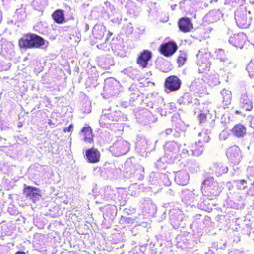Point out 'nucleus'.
<instances>
[{"label":"nucleus","mask_w":254,"mask_h":254,"mask_svg":"<svg viewBox=\"0 0 254 254\" xmlns=\"http://www.w3.org/2000/svg\"><path fill=\"white\" fill-rule=\"evenodd\" d=\"M18 45L20 48L24 49H45L48 47L49 42L37 34L29 33L24 35L19 40Z\"/></svg>","instance_id":"obj_1"},{"label":"nucleus","mask_w":254,"mask_h":254,"mask_svg":"<svg viewBox=\"0 0 254 254\" xmlns=\"http://www.w3.org/2000/svg\"><path fill=\"white\" fill-rule=\"evenodd\" d=\"M110 151L115 156L126 154L130 149L129 143L123 139H119L110 147Z\"/></svg>","instance_id":"obj_2"},{"label":"nucleus","mask_w":254,"mask_h":254,"mask_svg":"<svg viewBox=\"0 0 254 254\" xmlns=\"http://www.w3.org/2000/svg\"><path fill=\"white\" fill-rule=\"evenodd\" d=\"M235 19L237 25L241 28H247L251 24L250 12L246 9L237 10L235 13Z\"/></svg>","instance_id":"obj_3"},{"label":"nucleus","mask_w":254,"mask_h":254,"mask_svg":"<svg viewBox=\"0 0 254 254\" xmlns=\"http://www.w3.org/2000/svg\"><path fill=\"white\" fill-rule=\"evenodd\" d=\"M41 190L36 187L26 186L23 190V194L26 197L32 202L36 203L39 201L42 198Z\"/></svg>","instance_id":"obj_4"},{"label":"nucleus","mask_w":254,"mask_h":254,"mask_svg":"<svg viewBox=\"0 0 254 254\" xmlns=\"http://www.w3.org/2000/svg\"><path fill=\"white\" fill-rule=\"evenodd\" d=\"M207 192L216 195L217 191L220 192L219 190L218 183L214 180L213 177H209L206 179L202 183L201 192L202 193Z\"/></svg>","instance_id":"obj_5"},{"label":"nucleus","mask_w":254,"mask_h":254,"mask_svg":"<svg viewBox=\"0 0 254 254\" xmlns=\"http://www.w3.org/2000/svg\"><path fill=\"white\" fill-rule=\"evenodd\" d=\"M182 82L176 76L172 75L166 78L164 83L165 91L167 93L178 91L181 87Z\"/></svg>","instance_id":"obj_6"},{"label":"nucleus","mask_w":254,"mask_h":254,"mask_svg":"<svg viewBox=\"0 0 254 254\" xmlns=\"http://www.w3.org/2000/svg\"><path fill=\"white\" fill-rule=\"evenodd\" d=\"M204 51H198L196 56L197 60L196 61L197 64L199 66L198 70L201 72H203L208 69L210 67L211 64L208 58L209 54L204 50Z\"/></svg>","instance_id":"obj_7"},{"label":"nucleus","mask_w":254,"mask_h":254,"mask_svg":"<svg viewBox=\"0 0 254 254\" xmlns=\"http://www.w3.org/2000/svg\"><path fill=\"white\" fill-rule=\"evenodd\" d=\"M110 46L116 55L120 57L126 56L125 43L121 37L113 38L110 42Z\"/></svg>","instance_id":"obj_8"},{"label":"nucleus","mask_w":254,"mask_h":254,"mask_svg":"<svg viewBox=\"0 0 254 254\" xmlns=\"http://www.w3.org/2000/svg\"><path fill=\"white\" fill-rule=\"evenodd\" d=\"M212 116L208 110L201 112L198 116L199 123L206 127V134L210 133V129L209 127L212 128L214 124V119H212Z\"/></svg>","instance_id":"obj_9"},{"label":"nucleus","mask_w":254,"mask_h":254,"mask_svg":"<svg viewBox=\"0 0 254 254\" xmlns=\"http://www.w3.org/2000/svg\"><path fill=\"white\" fill-rule=\"evenodd\" d=\"M181 145L174 141L166 143L164 146L165 154L167 158H177L180 151Z\"/></svg>","instance_id":"obj_10"},{"label":"nucleus","mask_w":254,"mask_h":254,"mask_svg":"<svg viewBox=\"0 0 254 254\" xmlns=\"http://www.w3.org/2000/svg\"><path fill=\"white\" fill-rule=\"evenodd\" d=\"M178 48L176 43L172 41L164 43L160 45L159 51L166 57H170L176 51Z\"/></svg>","instance_id":"obj_11"},{"label":"nucleus","mask_w":254,"mask_h":254,"mask_svg":"<svg viewBox=\"0 0 254 254\" xmlns=\"http://www.w3.org/2000/svg\"><path fill=\"white\" fill-rule=\"evenodd\" d=\"M169 218L173 228L177 229L183 219V214L180 209H173L170 210Z\"/></svg>","instance_id":"obj_12"},{"label":"nucleus","mask_w":254,"mask_h":254,"mask_svg":"<svg viewBox=\"0 0 254 254\" xmlns=\"http://www.w3.org/2000/svg\"><path fill=\"white\" fill-rule=\"evenodd\" d=\"M101 154L99 151L94 147L86 150L84 158L87 162L96 163L100 161Z\"/></svg>","instance_id":"obj_13"},{"label":"nucleus","mask_w":254,"mask_h":254,"mask_svg":"<svg viewBox=\"0 0 254 254\" xmlns=\"http://www.w3.org/2000/svg\"><path fill=\"white\" fill-rule=\"evenodd\" d=\"M152 53L149 50H144L138 55L137 59V64L144 68L147 67L149 61L151 60Z\"/></svg>","instance_id":"obj_14"},{"label":"nucleus","mask_w":254,"mask_h":254,"mask_svg":"<svg viewBox=\"0 0 254 254\" xmlns=\"http://www.w3.org/2000/svg\"><path fill=\"white\" fill-rule=\"evenodd\" d=\"M154 108L156 109L157 112H159L161 116H166L167 111H166V104L164 102V99L159 96L155 97H152Z\"/></svg>","instance_id":"obj_15"},{"label":"nucleus","mask_w":254,"mask_h":254,"mask_svg":"<svg viewBox=\"0 0 254 254\" xmlns=\"http://www.w3.org/2000/svg\"><path fill=\"white\" fill-rule=\"evenodd\" d=\"M246 41V36L243 33L235 34L231 36L229 42L236 47L243 48Z\"/></svg>","instance_id":"obj_16"},{"label":"nucleus","mask_w":254,"mask_h":254,"mask_svg":"<svg viewBox=\"0 0 254 254\" xmlns=\"http://www.w3.org/2000/svg\"><path fill=\"white\" fill-rule=\"evenodd\" d=\"M178 25L180 30L183 32H189L193 28L191 19L188 17L180 18L178 21Z\"/></svg>","instance_id":"obj_17"},{"label":"nucleus","mask_w":254,"mask_h":254,"mask_svg":"<svg viewBox=\"0 0 254 254\" xmlns=\"http://www.w3.org/2000/svg\"><path fill=\"white\" fill-rule=\"evenodd\" d=\"M110 21L115 24H119L122 20V13L120 10L113 6L110 7V12L108 14Z\"/></svg>","instance_id":"obj_18"},{"label":"nucleus","mask_w":254,"mask_h":254,"mask_svg":"<svg viewBox=\"0 0 254 254\" xmlns=\"http://www.w3.org/2000/svg\"><path fill=\"white\" fill-rule=\"evenodd\" d=\"M144 168L142 166L136 164L133 166V169H131L130 174L131 178L135 180H142L144 177Z\"/></svg>","instance_id":"obj_19"},{"label":"nucleus","mask_w":254,"mask_h":254,"mask_svg":"<svg viewBox=\"0 0 254 254\" xmlns=\"http://www.w3.org/2000/svg\"><path fill=\"white\" fill-rule=\"evenodd\" d=\"M189 180L188 173L185 170L179 171L175 173V181L180 185H185Z\"/></svg>","instance_id":"obj_20"},{"label":"nucleus","mask_w":254,"mask_h":254,"mask_svg":"<svg viewBox=\"0 0 254 254\" xmlns=\"http://www.w3.org/2000/svg\"><path fill=\"white\" fill-rule=\"evenodd\" d=\"M81 137L82 140L87 143H91L93 142L92 138V130L89 126L83 127L80 133Z\"/></svg>","instance_id":"obj_21"},{"label":"nucleus","mask_w":254,"mask_h":254,"mask_svg":"<svg viewBox=\"0 0 254 254\" xmlns=\"http://www.w3.org/2000/svg\"><path fill=\"white\" fill-rule=\"evenodd\" d=\"M233 134L238 137H243L246 134V127L240 123L236 124L231 130Z\"/></svg>","instance_id":"obj_22"},{"label":"nucleus","mask_w":254,"mask_h":254,"mask_svg":"<svg viewBox=\"0 0 254 254\" xmlns=\"http://www.w3.org/2000/svg\"><path fill=\"white\" fill-rule=\"evenodd\" d=\"M106 32L105 27L102 24H96L92 29L94 38L101 40L104 37Z\"/></svg>","instance_id":"obj_23"},{"label":"nucleus","mask_w":254,"mask_h":254,"mask_svg":"<svg viewBox=\"0 0 254 254\" xmlns=\"http://www.w3.org/2000/svg\"><path fill=\"white\" fill-rule=\"evenodd\" d=\"M52 17L54 21L57 24H60L65 22L64 11L58 9L53 12Z\"/></svg>","instance_id":"obj_24"},{"label":"nucleus","mask_w":254,"mask_h":254,"mask_svg":"<svg viewBox=\"0 0 254 254\" xmlns=\"http://www.w3.org/2000/svg\"><path fill=\"white\" fill-rule=\"evenodd\" d=\"M194 190V189L192 190L189 189L183 190L182 192L184 195V199L188 202H194L197 201L198 196L193 192Z\"/></svg>","instance_id":"obj_25"},{"label":"nucleus","mask_w":254,"mask_h":254,"mask_svg":"<svg viewBox=\"0 0 254 254\" xmlns=\"http://www.w3.org/2000/svg\"><path fill=\"white\" fill-rule=\"evenodd\" d=\"M165 176L164 173L152 172L150 174L149 181L151 185L160 186L159 179Z\"/></svg>","instance_id":"obj_26"},{"label":"nucleus","mask_w":254,"mask_h":254,"mask_svg":"<svg viewBox=\"0 0 254 254\" xmlns=\"http://www.w3.org/2000/svg\"><path fill=\"white\" fill-rule=\"evenodd\" d=\"M143 210L146 213L153 215L157 212V206L151 200H150L149 202L144 204Z\"/></svg>","instance_id":"obj_27"},{"label":"nucleus","mask_w":254,"mask_h":254,"mask_svg":"<svg viewBox=\"0 0 254 254\" xmlns=\"http://www.w3.org/2000/svg\"><path fill=\"white\" fill-rule=\"evenodd\" d=\"M202 80L200 79H195L192 82L190 86V91L198 92L202 90Z\"/></svg>","instance_id":"obj_28"},{"label":"nucleus","mask_w":254,"mask_h":254,"mask_svg":"<svg viewBox=\"0 0 254 254\" xmlns=\"http://www.w3.org/2000/svg\"><path fill=\"white\" fill-rule=\"evenodd\" d=\"M142 118V121L145 124L149 123L156 120L152 113L147 109L143 110Z\"/></svg>","instance_id":"obj_29"},{"label":"nucleus","mask_w":254,"mask_h":254,"mask_svg":"<svg viewBox=\"0 0 254 254\" xmlns=\"http://www.w3.org/2000/svg\"><path fill=\"white\" fill-rule=\"evenodd\" d=\"M182 100V103L184 104L189 105L190 104H197L198 100L197 99H193L192 96L189 93H185L184 94L182 97V99L180 100Z\"/></svg>","instance_id":"obj_30"},{"label":"nucleus","mask_w":254,"mask_h":254,"mask_svg":"<svg viewBox=\"0 0 254 254\" xmlns=\"http://www.w3.org/2000/svg\"><path fill=\"white\" fill-rule=\"evenodd\" d=\"M226 155L231 160H234L239 155V150L235 147H230L226 152Z\"/></svg>","instance_id":"obj_31"},{"label":"nucleus","mask_w":254,"mask_h":254,"mask_svg":"<svg viewBox=\"0 0 254 254\" xmlns=\"http://www.w3.org/2000/svg\"><path fill=\"white\" fill-rule=\"evenodd\" d=\"M201 141L199 140L198 142V144L197 142H195V145L196 147V146H199V147L198 148H194V147H192L191 149H190V155L198 157L200 155H201L202 152H203V149L202 148L201 145H200Z\"/></svg>","instance_id":"obj_32"},{"label":"nucleus","mask_w":254,"mask_h":254,"mask_svg":"<svg viewBox=\"0 0 254 254\" xmlns=\"http://www.w3.org/2000/svg\"><path fill=\"white\" fill-rule=\"evenodd\" d=\"M14 244L11 242L7 243L6 245L0 244V254H10V250Z\"/></svg>","instance_id":"obj_33"},{"label":"nucleus","mask_w":254,"mask_h":254,"mask_svg":"<svg viewBox=\"0 0 254 254\" xmlns=\"http://www.w3.org/2000/svg\"><path fill=\"white\" fill-rule=\"evenodd\" d=\"M189 169L192 173L196 172L199 170L198 163L195 160H190L188 163Z\"/></svg>","instance_id":"obj_34"},{"label":"nucleus","mask_w":254,"mask_h":254,"mask_svg":"<svg viewBox=\"0 0 254 254\" xmlns=\"http://www.w3.org/2000/svg\"><path fill=\"white\" fill-rule=\"evenodd\" d=\"M106 214L107 216L110 217H113L116 215V210L114 206L110 205H108L106 207Z\"/></svg>","instance_id":"obj_35"},{"label":"nucleus","mask_w":254,"mask_h":254,"mask_svg":"<svg viewBox=\"0 0 254 254\" xmlns=\"http://www.w3.org/2000/svg\"><path fill=\"white\" fill-rule=\"evenodd\" d=\"M129 91L130 92V95L131 99L133 100L137 99L138 97L139 96V91L135 86L132 85L129 88Z\"/></svg>","instance_id":"obj_36"},{"label":"nucleus","mask_w":254,"mask_h":254,"mask_svg":"<svg viewBox=\"0 0 254 254\" xmlns=\"http://www.w3.org/2000/svg\"><path fill=\"white\" fill-rule=\"evenodd\" d=\"M2 227V233L1 235V239L2 240H5V236H10L12 232L10 230L8 229V230H6V228H7V226L6 225L3 224L1 226Z\"/></svg>","instance_id":"obj_37"},{"label":"nucleus","mask_w":254,"mask_h":254,"mask_svg":"<svg viewBox=\"0 0 254 254\" xmlns=\"http://www.w3.org/2000/svg\"><path fill=\"white\" fill-rule=\"evenodd\" d=\"M173 136L175 138H178L181 136H185V132L184 130L179 127H176L173 129Z\"/></svg>","instance_id":"obj_38"},{"label":"nucleus","mask_w":254,"mask_h":254,"mask_svg":"<svg viewBox=\"0 0 254 254\" xmlns=\"http://www.w3.org/2000/svg\"><path fill=\"white\" fill-rule=\"evenodd\" d=\"M125 30V32L127 35H129L132 34L134 29L132 24L131 23H128L127 25H125L124 27Z\"/></svg>","instance_id":"obj_39"},{"label":"nucleus","mask_w":254,"mask_h":254,"mask_svg":"<svg viewBox=\"0 0 254 254\" xmlns=\"http://www.w3.org/2000/svg\"><path fill=\"white\" fill-rule=\"evenodd\" d=\"M155 167L159 170L163 169L166 167V164L162 160V158H159L156 162L155 163Z\"/></svg>","instance_id":"obj_40"},{"label":"nucleus","mask_w":254,"mask_h":254,"mask_svg":"<svg viewBox=\"0 0 254 254\" xmlns=\"http://www.w3.org/2000/svg\"><path fill=\"white\" fill-rule=\"evenodd\" d=\"M186 55L184 53L179 56L177 59V63L179 66L183 65L186 61Z\"/></svg>","instance_id":"obj_41"},{"label":"nucleus","mask_w":254,"mask_h":254,"mask_svg":"<svg viewBox=\"0 0 254 254\" xmlns=\"http://www.w3.org/2000/svg\"><path fill=\"white\" fill-rule=\"evenodd\" d=\"M213 56L215 59L220 60V61H222V49L219 48L216 50L213 53Z\"/></svg>","instance_id":"obj_42"},{"label":"nucleus","mask_w":254,"mask_h":254,"mask_svg":"<svg viewBox=\"0 0 254 254\" xmlns=\"http://www.w3.org/2000/svg\"><path fill=\"white\" fill-rule=\"evenodd\" d=\"M97 47L98 49H101L102 50L107 51L109 50L110 47H111V46L110 44L108 45V44L106 42H104L103 43L97 45Z\"/></svg>","instance_id":"obj_43"},{"label":"nucleus","mask_w":254,"mask_h":254,"mask_svg":"<svg viewBox=\"0 0 254 254\" xmlns=\"http://www.w3.org/2000/svg\"><path fill=\"white\" fill-rule=\"evenodd\" d=\"M242 107L245 109L246 111H251L253 109V105L251 102L247 101L243 102Z\"/></svg>","instance_id":"obj_44"},{"label":"nucleus","mask_w":254,"mask_h":254,"mask_svg":"<svg viewBox=\"0 0 254 254\" xmlns=\"http://www.w3.org/2000/svg\"><path fill=\"white\" fill-rule=\"evenodd\" d=\"M107 117L106 114L102 115L99 120V123L100 126L102 127H107V124H106L105 122H104V120Z\"/></svg>","instance_id":"obj_45"},{"label":"nucleus","mask_w":254,"mask_h":254,"mask_svg":"<svg viewBox=\"0 0 254 254\" xmlns=\"http://www.w3.org/2000/svg\"><path fill=\"white\" fill-rule=\"evenodd\" d=\"M219 165H220V164H218V163H215L214 164L215 167L216 168L215 173H216V176L218 177L221 176V175L222 174L221 166H220Z\"/></svg>","instance_id":"obj_46"},{"label":"nucleus","mask_w":254,"mask_h":254,"mask_svg":"<svg viewBox=\"0 0 254 254\" xmlns=\"http://www.w3.org/2000/svg\"><path fill=\"white\" fill-rule=\"evenodd\" d=\"M226 92V96H227L226 99H225V96L223 95V102H226V105L229 104L231 103V94L230 93Z\"/></svg>","instance_id":"obj_47"},{"label":"nucleus","mask_w":254,"mask_h":254,"mask_svg":"<svg viewBox=\"0 0 254 254\" xmlns=\"http://www.w3.org/2000/svg\"><path fill=\"white\" fill-rule=\"evenodd\" d=\"M236 185L239 188V189H241L242 185L246 184V181L244 179L242 180H238L235 181Z\"/></svg>","instance_id":"obj_48"},{"label":"nucleus","mask_w":254,"mask_h":254,"mask_svg":"<svg viewBox=\"0 0 254 254\" xmlns=\"http://www.w3.org/2000/svg\"><path fill=\"white\" fill-rule=\"evenodd\" d=\"M103 62H107V66H109L111 65H113V59L111 58H105L102 59Z\"/></svg>","instance_id":"obj_49"},{"label":"nucleus","mask_w":254,"mask_h":254,"mask_svg":"<svg viewBox=\"0 0 254 254\" xmlns=\"http://www.w3.org/2000/svg\"><path fill=\"white\" fill-rule=\"evenodd\" d=\"M146 105L147 107H148L149 108L153 109L154 108V104L153 103V99L152 98L150 100H148L146 99L145 102Z\"/></svg>","instance_id":"obj_50"},{"label":"nucleus","mask_w":254,"mask_h":254,"mask_svg":"<svg viewBox=\"0 0 254 254\" xmlns=\"http://www.w3.org/2000/svg\"><path fill=\"white\" fill-rule=\"evenodd\" d=\"M73 126L72 124H70L68 127H65L64 128V132H70L73 130Z\"/></svg>","instance_id":"obj_51"},{"label":"nucleus","mask_w":254,"mask_h":254,"mask_svg":"<svg viewBox=\"0 0 254 254\" xmlns=\"http://www.w3.org/2000/svg\"><path fill=\"white\" fill-rule=\"evenodd\" d=\"M190 151H189L188 150H187L186 148H182L181 153H180V155H185L186 154H189V155H190Z\"/></svg>","instance_id":"obj_52"},{"label":"nucleus","mask_w":254,"mask_h":254,"mask_svg":"<svg viewBox=\"0 0 254 254\" xmlns=\"http://www.w3.org/2000/svg\"><path fill=\"white\" fill-rule=\"evenodd\" d=\"M187 1L185 0L180 2L179 5L181 9L184 10L185 9V4Z\"/></svg>","instance_id":"obj_53"},{"label":"nucleus","mask_w":254,"mask_h":254,"mask_svg":"<svg viewBox=\"0 0 254 254\" xmlns=\"http://www.w3.org/2000/svg\"><path fill=\"white\" fill-rule=\"evenodd\" d=\"M125 222L128 224H131L133 222L134 219L131 217H127L125 219Z\"/></svg>","instance_id":"obj_54"},{"label":"nucleus","mask_w":254,"mask_h":254,"mask_svg":"<svg viewBox=\"0 0 254 254\" xmlns=\"http://www.w3.org/2000/svg\"><path fill=\"white\" fill-rule=\"evenodd\" d=\"M136 30L138 31V33L139 34H142L145 31V28L144 26H140L137 28Z\"/></svg>","instance_id":"obj_55"},{"label":"nucleus","mask_w":254,"mask_h":254,"mask_svg":"<svg viewBox=\"0 0 254 254\" xmlns=\"http://www.w3.org/2000/svg\"><path fill=\"white\" fill-rule=\"evenodd\" d=\"M130 103L127 101H123L121 103V106L124 108H127L128 107Z\"/></svg>","instance_id":"obj_56"},{"label":"nucleus","mask_w":254,"mask_h":254,"mask_svg":"<svg viewBox=\"0 0 254 254\" xmlns=\"http://www.w3.org/2000/svg\"><path fill=\"white\" fill-rule=\"evenodd\" d=\"M165 133L166 135H171V134H173V129L171 128H168L166 129L165 130Z\"/></svg>","instance_id":"obj_57"},{"label":"nucleus","mask_w":254,"mask_h":254,"mask_svg":"<svg viewBox=\"0 0 254 254\" xmlns=\"http://www.w3.org/2000/svg\"><path fill=\"white\" fill-rule=\"evenodd\" d=\"M217 75H215L214 80L213 81L214 85H217L220 83V81L217 78Z\"/></svg>","instance_id":"obj_58"},{"label":"nucleus","mask_w":254,"mask_h":254,"mask_svg":"<svg viewBox=\"0 0 254 254\" xmlns=\"http://www.w3.org/2000/svg\"><path fill=\"white\" fill-rule=\"evenodd\" d=\"M166 216H167L166 210H165L164 212H163V214L161 215V218H160V219L159 220V221H162L164 219H165V218L166 217Z\"/></svg>","instance_id":"obj_59"},{"label":"nucleus","mask_w":254,"mask_h":254,"mask_svg":"<svg viewBox=\"0 0 254 254\" xmlns=\"http://www.w3.org/2000/svg\"><path fill=\"white\" fill-rule=\"evenodd\" d=\"M114 81L116 83V80H115L114 79H107V80L105 81V82H106V84H105V87H107V84L108 82H110L111 81Z\"/></svg>","instance_id":"obj_60"},{"label":"nucleus","mask_w":254,"mask_h":254,"mask_svg":"<svg viewBox=\"0 0 254 254\" xmlns=\"http://www.w3.org/2000/svg\"><path fill=\"white\" fill-rule=\"evenodd\" d=\"M167 192V193L170 194L171 195H173L174 194V192L173 191V190L171 189H169L168 190Z\"/></svg>","instance_id":"obj_61"},{"label":"nucleus","mask_w":254,"mask_h":254,"mask_svg":"<svg viewBox=\"0 0 254 254\" xmlns=\"http://www.w3.org/2000/svg\"><path fill=\"white\" fill-rule=\"evenodd\" d=\"M201 217V215L200 214H196L194 216V218L195 219V220H197V219H199Z\"/></svg>","instance_id":"obj_62"},{"label":"nucleus","mask_w":254,"mask_h":254,"mask_svg":"<svg viewBox=\"0 0 254 254\" xmlns=\"http://www.w3.org/2000/svg\"><path fill=\"white\" fill-rule=\"evenodd\" d=\"M113 35V33L110 31L108 32V36L106 38V39H105V41H107L109 39V36H111V35Z\"/></svg>","instance_id":"obj_63"},{"label":"nucleus","mask_w":254,"mask_h":254,"mask_svg":"<svg viewBox=\"0 0 254 254\" xmlns=\"http://www.w3.org/2000/svg\"><path fill=\"white\" fill-rule=\"evenodd\" d=\"M15 254H26L25 252L22 251H18Z\"/></svg>","instance_id":"obj_64"}]
</instances>
